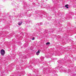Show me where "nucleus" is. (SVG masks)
Segmentation results:
<instances>
[{
  "label": "nucleus",
  "mask_w": 76,
  "mask_h": 76,
  "mask_svg": "<svg viewBox=\"0 0 76 76\" xmlns=\"http://www.w3.org/2000/svg\"><path fill=\"white\" fill-rule=\"evenodd\" d=\"M67 73H70V72H72V71L70 70V69H69L68 70V71L67 72V71H66V72Z\"/></svg>",
  "instance_id": "20e7f679"
},
{
  "label": "nucleus",
  "mask_w": 76,
  "mask_h": 76,
  "mask_svg": "<svg viewBox=\"0 0 76 76\" xmlns=\"http://www.w3.org/2000/svg\"><path fill=\"white\" fill-rule=\"evenodd\" d=\"M60 71H61V70H60Z\"/></svg>",
  "instance_id": "4468645a"
},
{
  "label": "nucleus",
  "mask_w": 76,
  "mask_h": 76,
  "mask_svg": "<svg viewBox=\"0 0 76 76\" xmlns=\"http://www.w3.org/2000/svg\"><path fill=\"white\" fill-rule=\"evenodd\" d=\"M35 40V38H32V40Z\"/></svg>",
  "instance_id": "1a4fd4ad"
},
{
  "label": "nucleus",
  "mask_w": 76,
  "mask_h": 76,
  "mask_svg": "<svg viewBox=\"0 0 76 76\" xmlns=\"http://www.w3.org/2000/svg\"><path fill=\"white\" fill-rule=\"evenodd\" d=\"M66 7V8H69V7Z\"/></svg>",
  "instance_id": "9b49d317"
},
{
  "label": "nucleus",
  "mask_w": 76,
  "mask_h": 76,
  "mask_svg": "<svg viewBox=\"0 0 76 76\" xmlns=\"http://www.w3.org/2000/svg\"><path fill=\"white\" fill-rule=\"evenodd\" d=\"M41 52V50H39L37 52L36 54L37 56H38L39 54V53H40V52Z\"/></svg>",
  "instance_id": "7ed1b4c3"
},
{
  "label": "nucleus",
  "mask_w": 76,
  "mask_h": 76,
  "mask_svg": "<svg viewBox=\"0 0 76 76\" xmlns=\"http://www.w3.org/2000/svg\"><path fill=\"white\" fill-rule=\"evenodd\" d=\"M64 64H66V65H67V62H65L64 63Z\"/></svg>",
  "instance_id": "6e6552de"
},
{
  "label": "nucleus",
  "mask_w": 76,
  "mask_h": 76,
  "mask_svg": "<svg viewBox=\"0 0 76 76\" xmlns=\"http://www.w3.org/2000/svg\"><path fill=\"white\" fill-rule=\"evenodd\" d=\"M1 56H4L5 54V51L3 49H2L1 51Z\"/></svg>",
  "instance_id": "f03ea898"
},
{
  "label": "nucleus",
  "mask_w": 76,
  "mask_h": 76,
  "mask_svg": "<svg viewBox=\"0 0 76 76\" xmlns=\"http://www.w3.org/2000/svg\"><path fill=\"white\" fill-rule=\"evenodd\" d=\"M34 38V37H33V38Z\"/></svg>",
  "instance_id": "ddd939ff"
},
{
  "label": "nucleus",
  "mask_w": 76,
  "mask_h": 76,
  "mask_svg": "<svg viewBox=\"0 0 76 76\" xmlns=\"http://www.w3.org/2000/svg\"><path fill=\"white\" fill-rule=\"evenodd\" d=\"M50 44V43L49 42H48L46 43V45H49V44Z\"/></svg>",
  "instance_id": "39448f33"
},
{
  "label": "nucleus",
  "mask_w": 76,
  "mask_h": 76,
  "mask_svg": "<svg viewBox=\"0 0 76 76\" xmlns=\"http://www.w3.org/2000/svg\"><path fill=\"white\" fill-rule=\"evenodd\" d=\"M67 6H69V5H68V4H66L65 5V7H67Z\"/></svg>",
  "instance_id": "423d86ee"
},
{
  "label": "nucleus",
  "mask_w": 76,
  "mask_h": 76,
  "mask_svg": "<svg viewBox=\"0 0 76 76\" xmlns=\"http://www.w3.org/2000/svg\"><path fill=\"white\" fill-rule=\"evenodd\" d=\"M25 73V72L24 71H22L21 72H18L16 75H15L14 76H22V74H23V75Z\"/></svg>",
  "instance_id": "f257e3e1"
},
{
  "label": "nucleus",
  "mask_w": 76,
  "mask_h": 76,
  "mask_svg": "<svg viewBox=\"0 0 76 76\" xmlns=\"http://www.w3.org/2000/svg\"><path fill=\"white\" fill-rule=\"evenodd\" d=\"M22 22H21L20 23H18V25H21V24H22Z\"/></svg>",
  "instance_id": "0eeeda50"
},
{
  "label": "nucleus",
  "mask_w": 76,
  "mask_h": 76,
  "mask_svg": "<svg viewBox=\"0 0 76 76\" xmlns=\"http://www.w3.org/2000/svg\"><path fill=\"white\" fill-rule=\"evenodd\" d=\"M36 71H37V70L34 69V72H36Z\"/></svg>",
  "instance_id": "9d476101"
},
{
  "label": "nucleus",
  "mask_w": 76,
  "mask_h": 76,
  "mask_svg": "<svg viewBox=\"0 0 76 76\" xmlns=\"http://www.w3.org/2000/svg\"><path fill=\"white\" fill-rule=\"evenodd\" d=\"M55 59H56V60H57V58H56Z\"/></svg>",
  "instance_id": "f8f14e48"
}]
</instances>
